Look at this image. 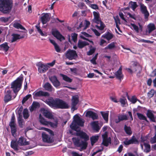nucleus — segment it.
I'll list each match as a JSON object with an SVG mask.
<instances>
[{"label": "nucleus", "instance_id": "12", "mask_svg": "<svg viewBox=\"0 0 156 156\" xmlns=\"http://www.w3.org/2000/svg\"><path fill=\"white\" fill-rule=\"evenodd\" d=\"M51 34L54 37L60 41L65 39L64 37L61 34L60 32L56 29H52Z\"/></svg>", "mask_w": 156, "mask_h": 156}, {"label": "nucleus", "instance_id": "59", "mask_svg": "<svg viewBox=\"0 0 156 156\" xmlns=\"http://www.w3.org/2000/svg\"><path fill=\"white\" fill-rule=\"evenodd\" d=\"M15 117L14 113L13 114L11 119V120L9 123V125H11V124L15 125L16 124L15 123Z\"/></svg>", "mask_w": 156, "mask_h": 156}, {"label": "nucleus", "instance_id": "15", "mask_svg": "<svg viewBox=\"0 0 156 156\" xmlns=\"http://www.w3.org/2000/svg\"><path fill=\"white\" fill-rule=\"evenodd\" d=\"M49 79L55 87L57 88L60 85V82L58 80L56 76H51L49 78Z\"/></svg>", "mask_w": 156, "mask_h": 156}, {"label": "nucleus", "instance_id": "33", "mask_svg": "<svg viewBox=\"0 0 156 156\" xmlns=\"http://www.w3.org/2000/svg\"><path fill=\"white\" fill-rule=\"evenodd\" d=\"M43 115L47 118L50 119H53V115L52 114L47 110L45 111L44 112Z\"/></svg>", "mask_w": 156, "mask_h": 156}, {"label": "nucleus", "instance_id": "37", "mask_svg": "<svg viewBox=\"0 0 156 156\" xmlns=\"http://www.w3.org/2000/svg\"><path fill=\"white\" fill-rule=\"evenodd\" d=\"M148 29V32L151 33L152 31L156 29V27L154 24L152 23H150L148 24L147 26Z\"/></svg>", "mask_w": 156, "mask_h": 156}, {"label": "nucleus", "instance_id": "16", "mask_svg": "<svg viewBox=\"0 0 156 156\" xmlns=\"http://www.w3.org/2000/svg\"><path fill=\"white\" fill-rule=\"evenodd\" d=\"M35 97L48 96L50 94L48 92H44L42 90H39L37 92H34L33 93Z\"/></svg>", "mask_w": 156, "mask_h": 156}, {"label": "nucleus", "instance_id": "35", "mask_svg": "<svg viewBox=\"0 0 156 156\" xmlns=\"http://www.w3.org/2000/svg\"><path fill=\"white\" fill-rule=\"evenodd\" d=\"M99 136H92L90 137V140L91 141V144L93 146L94 144L98 140Z\"/></svg>", "mask_w": 156, "mask_h": 156}, {"label": "nucleus", "instance_id": "26", "mask_svg": "<svg viewBox=\"0 0 156 156\" xmlns=\"http://www.w3.org/2000/svg\"><path fill=\"white\" fill-rule=\"evenodd\" d=\"M39 122L42 125L45 126H48L49 121H46L41 114L39 115Z\"/></svg>", "mask_w": 156, "mask_h": 156}, {"label": "nucleus", "instance_id": "40", "mask_svg": "<svg viewBox=\"0 0 156 156\" xmlns=\"http://www.w3.org/2000/svg\"><path fill=\"white\" fill-rule=\"evenodd\" d=\"M96 23L98 24H100V26H99L98 25H96L97 27L100 30H104V28L105 27V25L101 21V20L100 21V22L98 21Z\"/></svg>", "mask_w": 156, "mask_h": 156}, {"label": "nucleus", "instance_id": "19", "mask_svg": "<svg viewBox=\"0 0 156 156\" xmlns=\"http://www.w3.org/2000/svg\"><path fill=\"white\" fill-rule=\"evenodd\" d=\"M19 145L18 142L16 140H12L11 142V147L15 151H17L19 150L18 145Z\"/></svg>", "mask_w": 156, "mask_h": 156}, {"label": "nucleus", "instance_id": "51", "mask_svg": "<svg viewBox=\"0 0 156 156\" xmlns=\"http://www.w3.org/2000/svg\"><path fill=\"white\" fill-rule=\"evenodd\" d=\"M119 101L122 104V106L123 107L125 105L127 100L125 98L123 97L122 98H120Z\"/></svg>", "mask_w": 156, "mask_h": 156}, {"label": "nucleus", "instance_id": "64", "mask_svg": "<svg viewBox=\"0 0 156 156\" xmlns=\"http://www.w3.org/2000/svg\"><path fill=\"white\" fill-rule=\"evenodd\" d=\"M54 47H55V51L57 52H60L61 49H60L59 47L58 46V45H57V44H56L55 46H54Z\"/></svg>", "mask_w": 156, "mask_h": 156}, {"label": "nucleus", "instance_id": "13", "mask_svg": "<svg viewBox=\"0 0 156 156\" xmlns=\"http://www.w3.org/2000/svg\"><path fill=\"white\" fill-rule=\"evenodd\" d=\"M40 20L43 25L46 24L50 20V16L47 13L42 14L40 17Z\"/></svg>", "mask_w": 156, "mask_h": 156}, {"label": "nucleus", "instance_id": "52", "mask_svg": "<svg viewBox=\"0 0 156 156\" xmlns=\"http://www.w3.org/2000/svg\"><path fill=\"white\" fill-rule=\"evenodd\" d=\"M142 13L144 14V18L146 20H147L148 17L149 15V14L148 12V10H141Z\"/></svg>", "mask_w": 156, "mask_h": 156}, {"label": "nucleus", "instance_id": "14", "mask_svg": "<svg viewBox=\"0 0 156 156\" xmlns=\"http://www.w3.org/2000/svg\"><path fill=\"white\" fill-rule=\"evenodd\" d=\"M86 117L91 118L93 120L98 119V115L96 113L91 111H87L86 114Z\"/></svg>", "mask_w": 156, "mask_h": 156}, {"label": "nucleus", "instance_id": "10", "mask_svg": "<svg viewBox=\"0 0 156 156\" xmlns=\"http://www.w3.org/2000/svg\"><path fill=\"white\" fill-rule=\"evenodd\" d=\"M36 66L38 67V70L39 72L41 73H45L49 67L47 65H44L41 62L37 63L36 64Z\"/></svg>", "mask_w": 156, "mask_h": 156}, {"label": "nucleus", "instance_id": "24", "mask_svg": "<svg viewBox=\"0 0 156 156\" xmlns=\"http://www.w3.org/2000/svg\"><path fill=\"white\" fill-rule=\"evenodd\" d=\"M9 47L8 45L7 42H5L0 45V51L3 50L6 52L9 50Z\"/></svg>", "mask_w": 156, "mask_h": 156}, {"label": "nucleus", "instance_id": "11", "mask_svg": "<svg viewBox=\"0 0 156 156\" xmlns=\"http://www.w3.org/2000/svg\"><path fill=\"white\" fill-rule=\"evenodd\" d=\"M12 91L7 87L5 90V95L4 97V101L5 103H7L12 100Z\"/></svg>", "mask_w": 156, "mask_h": 156}, {"label": "nucleus", "instance_id": "48", "mask_svg": "<svg viewBox=\"0 0 156 156\" xmlns=\"http://www.w3.org/2000/svg\"><path fill=\"white\" fill-rule=\"evenodd\" d=\"M155 129V134L154 136L151 138L150 140V142L153 144L156 143V126H154Z\"/></svg>", "mask_w": 156, "mask_h": 156}, {"label": "nucleus", "instance_id": "32", "mask_svg": "<svg viewBox=\"0 0 156 156\" xmlns=\"http://www.w3.org/2000/svg\"><path fill=\"white\" fill-rule=\"evenodd\" d=\"M79 102V98L78 96H73L72 99V105H76Z\"/></svg>", "mask_w": 156, "mask_h": 156}, {"label": "nucleus", "instance_id": "27", "mask_svg": "<svg viewBox=\"0 0 156 156\" xmlns=\"http://www.w3.org/2000/svg\"><path fill=\"white\" fill-rule=\"evenodd\" d=\"M45 89L48 91H51L53 87L48 82L46 83L43 86Z\"/></svg>", "mask_w": 156, "mask_h": 156}, {"label": "nucleus", "instance_id": "20", "mask_svg": "<svg viewBox=\"0 0 156 156\" xmlns=\"http://www.w3.org/2000/svg\"><path fill=\"white\" fill-rule=\"evenodd\" d=\"M122 68L121 67H120L115 73V76L117 78L120 80L123 79V76L122 74Z\"/></svg>", "mask_w": 156, "mask_h": 156}, {"label": "nucleus", "instance_id": "41", "mask_svg": "<svg viewBox=\"0 0 156 156\" xmlns=\"http://www.w3.org/2000/svg\"><path fill=\"white\" fill-rule=\"evenodd\" d=\"M144 145L145 148L144 150V152L147 153L151 151V146L149 144L147 143H144Z\"/></svg>", "mask_w": 156, "mask_h": 156}, {"label": "nucleus", "instance_id": "30", "mask_svg": "<svg viewBox=\"0 0 156 156\" xmlns=\"http://www.w3.org/2000/svg\"><path fill=\"white\" fill-rule=\"evenodd\" d=\"M40 106V105L38 102L36 101H34L32 104L30 110L31 111H33L37 107H39Z\"/></svg>", "mask_w": 156, "mask_h": 156}, {"label": "nucleus", "instance_id": "17", "mask_svg": "<svg viewBox=\"0 0 156 156\" xmlns=\"http://www.w3.org/2000/svg\"><path fill=\"white\" fill-rule=\"evenodd\" d=\"M113 37V34L108 31L106 32L102 36V37L106 39L108 41H109L112 39Z\"/></svg>", "mask_w": 156, "mask_h": 156}, {"label": "nucleus", "instance_id": "6", "mask_svg": "<svg viewBox=\"0 0 156 156\" xmlns=\"http://www.w3.org/2000/svg\"><path fill=\"white\" fill-rule=\"evenodd\" d=\"M131 67L133 69V72H137L136 76L138 77H139L141 76L142 68L140 64L137 62H134Z\"/></svg>", "mask_w": 156, "mask_h": 156}, {"label": "nucleus", "instance_id": "36", "mask_svg": "<svg viewBox=\"0 0 156 156\" xmlns=\"http://www.w3.org/2000/svg\"><path fill=\"white\" fill-rule=\"evenodd\" d=\"M9 126L10 127L12 134L13 136H14V134L16 133L17 131V129L16 127V124H11V125H9Z\"/></svg>", "mask_w": 156, "mask_h": 156}, {"label": "nucleus", "instance_id": "31", "mask_svg": "<svg viewBox=\"0 0 156 156\" xmlns=\"http://www.w3.org/2000/svg\"><path fill=\"white\" fill-rule=\"evenodd\" d=\"M124 130L126 134L128 135H130L132 133V131L130 126H128L126 125H125Z\"/></svg>", "mask_w": 156, "mask_h": 156}, {"label": "nucleus", "instance_id": "62", "mask_svg": "<svg viewBox=\"0 0 156 156\" xmlns=\"http://www.w3.org/2000/svg\"><path fill=\"white\" fill-rule=\"evenodd\" d=\"M131 25L133 28L137 32H139V28L138 26L133 23H131Z\"/></svg>", "mask_w": 156, "mask_h": 156}, {"label": "nucleus", "instance_id": "63", "mask_svg": "<svg viewBox=\"0 0 156 156\" xmlns=\"http://www.w3.org/2000/svg\"><path fill=\"white\" fill-rule=\"evenodd\" d=\"M92 30L93 31V32L95 34L96 36L98 37L101 34L99 32H98L96 29H92Z\"/></svg>", "mask_w": 156, "mask_h": 156}, {"label": "nucleus", "instance_id": "42", "mask_svg": "<svg viewBox=\"0 0 156 156\" xmlns=\"http://www.w3.org/2000/svg\"><path fill=\"white\" fill-rule=\"evenodd\" d=\"M92 125L93 129L95 130L96 132H98L100 128L98 124L95 122H94L92 123Z\"/></svg>", "mask_w": 156, "mask_h": 156}, {"label": "nucleus", "instance_id": "5", "mask_svg": "<svg viewBox=\"0 0 156 156\" xmlns=\"http://www.w3.org/2000/svg\"><path fill=\"white\" fill-rule=\"evenodd\" d=\"M73 141L76 146L81 147V149H86L87 146L88 144L86 141L80 140L78 138L73 137Z\"/></svg>", "mask_w": 156, "mask_h": 156}, {"label": "nucleus", "instance_id": "44", "mask_svg": "<svg viewBox=\"0 0 156 156\" xmlns=\"http://www.w3.org/2000/svg\"><path fill=\"white\" fill-rule=\"evenodd\" d=\"M23 115L24 118L25 119H27L29 117L30 115L27 109L25 108L24 109L23 112Z\"/></svg>", "mask_w": 156, "mask_h": 156}, {"label": "nucleus", "instance_id": "7", "mask_svg": "<svg viewBox=\"0 0 156 156\" xmlns=\"http://www.w3.org/2000/svg\"><path fill=\"white\" fill-rule=\"evenodd\" d=\"M65 56L69 60H72L75 59L77 57V55L75 50L69 49L67 51Z\"/></svg>", "mask_w": 156, "mask_h": 156}, {"label": "nucleus", "instance_id": "39", "mask_svg": "<svg viewBox=\"0 0 156 156\" xmlns=\"http://www.w3.org/2000/svg\"><path fill=\"white\" fill-rule=\"evenodd\" d=\"M60 75L62 77L63 79L64 80L69 83H71L72 82V80L66 75L62 74H61Z\"/></svg>", "mask_w": 156, "mask_h": 156}, {"label": "nucleus", "instance_id": "9", "mask_svg": "<svg viewBox=\"0 0 156 156\" xmlns=\"http://www.w3.org/2000/svg\"><path fill=\"white\" fill-rule=\"evenodd\" d=\"M123 143L125 145H128L131 144H138L139 142L136 137L133 136L130 140H128V138H126Z\"/></svg>", "mask_w": 156, "mask_h": 156}, {"label": "nucleus", "instance_id": "25", "mask_svg": "<svg viewBox=\"0 0 156 156\" xmlns=\"http://www.w3.org/2000/svg\"><path fill=\"white\" fill-rule=\"evenodd\" d=\"M78 135L82 139H84V141H86L89 139V137L85 132H80L78 133Z\"/></svg>", "mask_w": 156, "mask_h": 156}, {"label": "nucleus", "instance_id": "45", "mask_svg": "<svg viewBox=\"0 0 156 156\" xmlns=\"http://www.w3.org/2000/svg\"><path fill=\"white\" fill-rule=\"evenodd\" d=\"M13 27L17 29H20L21 30H25V29L24 27L22 25L18 23H14L13 25Z\"/></svg>", "mask_w": 156, "mask_h": 156}, {"label": "nucleus", "instance_id": "21", "mask_svg": "<svg viewBox=\"0 0 156 156\" xmlns=\"http://www.w3.org/2000/svg\"><path fill=\"white\" fill-rule=\"evenodd\" d=\"M12 39L11 40V42L12 43L16 41L17 40L23 38L24 37L23 36H21L20 34H12Z\"/></svg>", "mask_w": 156, "mask_h": 156}, {"label": "nucleus", "instance_id": "54", "mask_svg": "<svg viewBox=\"0 0 156 156\" xmlns=\"http://www.w3.org/2000/svg\"><path fill=\"white\" fill-rule=\"evenodd\" d=\"M91 47L92 48H90V50L87 52V55H92L95 51V48H92V46H91Z\"/></svg>", "mask_w": 156, "mask_h": 156}, {"label": "nucleus", "instance_id": "58", "mask_svg": "<svg viewBox=\"0 0 156 156\" xmlns=\"http://www.w3.org/2000/svg\"><path fill=\"white\" fill-rule=\"evenodd\" d=\"M41 129L47 131L50 134H51L52 135H54L53 131L49 129L44 127H41Z\"/></svg>", "mask_w": 156, "mask_h": 156}, {"label": "nucleus", "instance_id": "3", "mask_svg": "<svg viewBox=\"0 0 156 156\" xmlns=\"http://www.w3.org/2000/svg\"><path fill=\"white\" fill-rule=\"evenodd\" d=\"M73 119V122L72 123L70 127L72 129L76 131L78 128V126L82 127L83 126L84 122L77 114L74 115Z\"/></svg>", "mask_w": 156, "mask_h": 156}, {"label": "nucleus", "instance_id": "4", "mask_svg": "<svg viewBox=\"0 0 156 156\" xmlns=\"http://www.w3.org/2000/svg\"><path fill=\"white\" fill-rule=\"evenodd\" d=\"M13 6L12 0H0V10H12Z\"/></svg>", "mask_w": 156, "mask_h": 156}, {"label": "nucleus", "instance_id": "61", "mask_svg": "<svg viewBox=\"0 0 156 156\" xmlns=\"http://www.w3.org/2000/svg\"><path fill=\"white\" fill-rule=\"evenodd\" d=\"M70 70L74 75H76L77 74L78 69L77 68H70Z\"/></svg>", "mask_w": 156, "mask_h": 156}, {"label": "nucleus", "instance_id": "8", "mask_svg": "<svg viewBox=\"0 0 156 156\" xmlns=\"http://www.w3.org/2000/svg\"><path fill=\"white\" fill-rule=\"evenodd\" d=\"M54 136L51 134L48 135L45 133L43 132L42 134V136L43 141L44 142L51 143L54 141Z\"/></svg>", "mask_w": 156, "mask_h": 156}, {"label": "nucleus", "instance_id": "22", "mask_svg": "<svg viewBox=\"0 0 156 156\" xmlns=\"http://www.w3.org/2000/svg\"><path fill=\"white\" fill-rule=\"evenodd\" d=\"M146 115L148 118L150 119L151 121L153 122H155V118L154 115L152 112L151 110H148L147 111Z\"/></svg>", "mask_w": 156, "mask_h": 156}, {"label": "nucleus", "instance_id": "1", "mask_svg": "<svg viewBox=\"0 0 156 156\" xmlns=\"http://www.w3.org/2000/svg\"><path fill=\"white\" fill-rule=\"evenodd\" d=\"M46 102L51 107L59 109H68L69 106L67 102L58 98L53 99L51 98L47 100Z\"/></svg>", "mask_w": 156, "mask_h": 156}, {"label": "nucleus", "instance_id": "47", "mask_svg": "<svg viewBox=\"0 0 156 156\" xmlns=\"http://www.w3.org/2000/svg\"><path fill=\"white\" fill-rule=\"evenodd\" d=\"M128 99L133 104L135 103L137 101H139V100H138L135 96H132L131 99H129L128 97Z\"/></svg>", "mask_w": 156, "mask_h": 156}, {"label": "nucleus", "instance_id": "46", "mask_svg": "<svg viewBox=\"0 0 156 156\" xmlns=\"http://www.w3.org/2000/svg\"><path fill=\"white\" fill-rule=\"evenodd\" d=\"M37 30V31L42 36H45L44 34L43 33L41 30L40 28V23L35 26Z\"/></svg>", "mask_w": 156, "mask_h": 156}, {"label": "nucleus", "instance_id": "50", "mask_svg": "<svg viewBox=\"0 0 156 156\" xmlns=\"http://www.w3.org/2000/svg\"><path fill=\"white\" fill-rule=\"evenodd\" d=\"M50 125L51 127L53 128H56L58 126V121H56L55 123L49 121L48 123V126Z\"/></svg>", "mask_w": 156, "mask_h": 156}, {"label": "nucleus", "instance_id": "2", "mask_svg": "<svg viewBox=\"0 0 156 156\" xmlns=\"http://www.w3.org/2000/svg\"><path fill=\"white\" fill-rule=\"evenodd\" d=\"M23 80V75L22 74H21L16 80L11 83V88L12 89L14 93V98L16 97L18 92L20 89Z\"/></svg>", "mask_w": 156, "mask_h": 156}, {"label": "nucleus", "instance_id": "53", "mask_svg": "<svg viewBox=\"0 0 156 156\" xmlns=\"http://www.w3.org/2000/svg\"><path fill=\"white\" fill-rule=\"evenodd\" d=\"M155 93L154 90V89H151L148 93L147 96L148 97L150 98L152 97Z\"/></svg>", "mask_w": 156, "mask_h": 156}, {"label": "nucleus", "instance_id": "34", "mask_svg": "<svg viewBox=\"0 0 156 156\" xmlns=\"http://www.w3.org/2000/svg\"><path fill=\"white\" fill-rule=\"evenodd\" d=\"M136 115L138 118L140 120H144L147 122H149L147 120L146 117L143 114L140 113H137Z\"/></svg>", "mask_w": 156, "mask_h": 156}, {"label": "nucleus", "instance_id": "49", "mask_svg": "<svg viewBox=\"0 0 156 156\" xmlns=\"http://www.w3.org/2000/svg\"><path fill=\"white\" fill-rule=\"evenodd\" d=\"M115 47V43L112 42L109 44L108 46L105 48V49H112Z\"/></svg>", "mask_w": 156, "mask_h": 156}, {"label": "nucleus", "instance_id": "43", "mask_svg": "<svg viewBox=\"0 0 156 156\" xmlns=\"http://www.w3.org/2000/svg\"><path fill=\"white\" fill-rule=\"evenodd\" d=\"M129 5L130 8L133 10L135 9L138 7V5L136 2L131 1L129 2Z\"/></svg>", "mask_w": 156, "mask_h": 156}, {"label": "nucleus", "instance_id": "56", "mask_svg": "<svg viewBox=\"0 0 156 156\" xmlns=\"http://www.w3.org/2000/svg\"><path fill=\"white\" fill-rule=\"evenodd\" d=\"M78 34L74 33L72 34V37L73 41L74 42H76L77 41V37Z\"/></svg>", "mask_w": 156, "mask_h": 156}, {"label": "nucleus", "instance_id": "57", "mask_svg": "<svg viewBox=\"0 0 156 156\" xmlns=\"http://www.w3.org/2000/svg\"><path fill=\"white\" fill-rule=\"evenodd\" d=\"M41 129L47 131L50 134H51L52 135H54L53 131L49 129L44 127H41Z\"/></svg>", "mask_w": 156, "mask_h": 156}, {"label": "nucleus", "instance_id": "38", "mask_svg": "<svg viewBox=\"0 0 156 156\" xmlns=\"http://www.w3.org/2000/svg\"><path fill=\"white\" fill-rule=\"evenodd\" d=\"M111 140L110 137H109L108 139L103 140L102 144L106 147H108L109 144H111Z\"/></svg>", "mask_w": 156, "mask_h": 156}, {"label": "nucleus", "instance_id": "28", "mask_svg": "<svg viewBox=\"0 0 156 156\" xmlns=\"http://www.w3.org/2000/svg\"><path fill=\"white\" fill-rule=\"evenodd\" d=\"M93 13L94 17V22L95 23L98 21L100 22V21L101 20V19L100 18L99 14V12L94 11Z\"/></svg>", "mask_w": 156, "mask_h": 156}, {"label": "nucleus", "instance_id": "29", "mask_svg": "<svg viewBox=\"0 0 156 156\" xmlns=\"http://www.w3.org/2000/svg\"><path fill=\"white\" fill-rule=\"evenodd\" d=\"M17 142L20 146L29 144L28 142L24 141V139L23 137H20Z\"/></svg>", "mask_w": 156, "mask_h": 156}, {"label": "nucleus", "instance_id": "18", "mask_svg": "<svg viewBox=\"0 0 156 156\" xmlns=\"http://www.w3.org/2000/svg\"><path fill=\"white\" fill-rule=\"evenodd\" d=\"M89 44V43L86 41H83L81 40H79L77 43V46L79 48L82 49Z\"/></svg>", "mask_w": 156, "mask_h": 156}, {"label": "nucleus", "instance_id": "60", "mask_svg": "<svg viewBox=\"0 0 156 156\" xmlns=\"http://www.w3.org/2000/svg\"><path fill=\"white\" fill-rule=\"evenodd\" d=\"M118 118L119 119L120 121L123 120H127L128 119L127 116L126 115H120L118 116Z\"/></svg>", "mask_w": 156, "mask_h": 156}, {"label": "nucleus", "instance_id": "55", "mask_svg": "<svg viewBox=\"0 0 156 156\" xmlns=\"http://www.w3.org/2000/svg\"><path fill=\"white\" fill-rule=\"evenodd\" d=\"M31 97V95L30 94H28L24 97L22 101V104H23L25 103Z\"/></svg>", "mask_w": 156, "mask_h": 156}, {"label": "nucleus", "instance_id": "23", "mask_svg": "<svg viewBox=\"0 0 156 156\" xmlns=\"http://www.w3.org/2000/svg\"><path fill=\"white\" fill-rule=\"evenodd\" d=\"M100 113L106 122L108 123V120L109 111H101Z\"/></svg>", "mask_w": 156, "mask_h": 156}]
</instances>
